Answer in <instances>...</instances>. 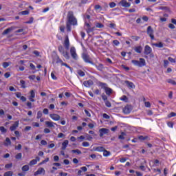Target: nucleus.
Returning a JSON list of instances; mask_svg holds the SVG:
<instances>
[{
    "instance_id": "nucleus-4",
    "label": "nucleus",
    "mask_w": 176,
    "mask_h": 176,
    "mask_svg": "<svg viewBox=\"0 0 176 176\" xmlns=\"http://www.w3.org/2000/svg\"><path fill=\"white\" fill-rule=\"evenodd\" d=\"M56 64H61V65L66 67V68H68L69 69H70V71H72V67H71L69 65H68V64L63 62V60H61V58H60V57L58 56H56Z\"/></svg>"
},
{
    "instance_id": "nucleus-20",
    "label": "nucleus",
    "mask_w": 176,
    "mask_h": 176,
    "mask_svg": "<svg viewBox=\"0 0 176 176\" xmlns=\"http://www.w3.org/2000/svg\"><path fill=\"white\" fill-rule=\"evenodd\" d=\"M85 30L87 34H90V32L89 31V30H91V25H90V23L85 22Z\"/></svg>"
},
{
    "instance_id": "nucleus-52",
    "label": "nucleus",
    "mask_w": 176,
    "mask_h": 176,
    "mask_svg": "<svg viewBox=\"0 0 176 176\" xmlns=\"http://www.w3.org/2000/svg\"><path fill=\"white\" fill-rule=\"evenodd\" d=\"M11 167H13V164H7L5 165V168H11Z\"/></svg>"
},
{
    "instance_id": "nucleus-15",
    "label": "nucleus",
    "mask_w": 176,
    "mask_h": 176,
    "mask_svg": "<svg viewBox=\"0 0 176 176\" xmlns=\"http://www.w3.org/2000/svg\"><path fill=\"white\" fill-rule=\"evenodd\" d=\"M125 84L126 85L127 87H129V89H135V85L133 82L125 80Z\"/></svg>"
},
{
    "instance_id": "nucleus-57",
    "label": "nucleus",
    "mask_w": 176,
    "mask_h": 176,
    "mask_svg": "<svg viewBox=\"0 0 176 176\" xmlns=\"http://www.w3.org/2000/svg\"><path fill=\"white\" fill-rule=\"evenodd\" d=\"M15 96L17 98H21V92L15 93Z\"/></svg>"
},
{
    "instance_id": "nucleus-10",
    "label": "nucleus",
    "mask_w": 176,
    "mask_h": 176,
    "mask_svg": "<svg viewBox=\"0 0 176 176\" xmlns=\"http://www.w3.org/2000/svg\"><path fill=\"white\" fill-rule=\"evenodd\" d=\"M120 5H121L122 8H130V6H131V3L129 2H127V1L126 0H122L120 2Z\"/></svg>"
},
{
    "instance_id": "nucleus-5",
    "label": "nucleus",
    "mask_w": 176,
    "mask_h": 176,
    "mask_svg": "<svg viewBox=\"0 0 176 176\" xmlns=\"http://www.w3.org/2000/svg\"><path fill=\"white\" fill-rule=\"evenodd\" d=\"M70 54L73 60H78V54H76V49L75 47H72L70 48Z\"/></svg>"
},
{
    "instance_id": "nucleus-43",
    "label": "nucleus",
    "mask_w": 176,
    "mask_h": 176,
    "mask_svg": "<svg viewBox=\"0 0 176 176\" xmlns=\"http://www.w3.org/2000/svg\"><path fill=\"white\" fill-rule=\"evenodd\" d=\"M66 28L68 32H71V24L68 23V22L66 23Z\"/></svg>"
},
{
    "instance_id": "nucleus-30",
    "label": "nucleus",
    "mask_w": 176,
    "mask_h": 176,
    "mask_svg": "<svg viewBox=\"0 0 176 176\" xmlns=\"http://www.w3.org/2000/svg\"><path fill=\"white\" fill-rule=\"evenodd\" d=\"M0 131L2 134H5L8 132V129H6V128L4 126H0Z\"/></svg>"
},
{
    "instance_id": "nucleus-38",
    "label": "nucleus",
    "mask_w": 176,
    "mask_h": 176,
    "mask_svg": "<svg viewBox=\"0 0 176 176\" xmlns=\"http://www.w3.org/2000/svg\"><path fill=\"white\" fill-rule=\"evenodd\" d=\"M3 176H13V171H7L4 173Z\"/></svg>"
},
{
    "instance_id": "nucleus-55",
    "label": "nucleus",
    "mask_w": 176,
    "mask_h": 176,
    "mask_svg": "<svg viewBox=\"0 0 176 176\" xmlns=\"http://www.w3.org/2000/svg\"><path fill=\"white\" fill-rule=\"evenodd\" d=\"M30 97H32V98H35V92L34 91V90H31L30 91Z\"/></svg>"
},
{
    "instance_id": "nucleus-41",
    "label": "nucleus",
    "mask_w": 176,
    "mask_h": 176,
    "mask_svg": "<svg viewBox=\"0 0 176 176\" xmlns=\"http://www.w3.org/2000/svg\"><path fill=\"white\" fill-rule=\"evenodd\" d=\"M168 83H170V85H173V86H175L176 82L174 80L168 79L167 80Z\"/></svg>"
},
{
    "instance_id": "nucleus-46",
    "label": "nucleus",
    "mask_w": 176,
    "mask_h": 176,
    "mask_svg": "<svg viewBox=\"0 0 176 176\" xmlns=\"http://www.w3.org/2000/svg\"><path fill=\"white\" fill-rule=\"evenodd\" d=\"M82 146L87 148V146H90V143L89 142H84L82 144Z\"/></svg>"
},
{
    "instance_id": "nucleus-7",
    "label": "nucleus",
    "mask_w": 176,
    "mask_h": 176,
    "mask_svg": "<svg viewBox=\"0 0 176 176\" xmlns=\"http://www.w3.org/2000/svg\"><path fill=\"white\" fill-rule=\"evenodd\" d=\"M45 126H47V127H49L50 129H56V126H57L56 123L52 121H45Z\"/></svg>"
},
{
    "instance_id": "nucleus-45",
    "label": "nucleus",
    "mask_w": 176,
    "mask_h": 176,
    "mask_svg": "<svg viewBox=\"0 0 176 176\" xmlns=\"http://www.w3.org/2000/svg\"><path fill=\"white\" fill-rule=\"evenodd\" d=\"M102 98L103 101H108V97L106 96L105 94H102Z\"/></svg>"
},
{
    "instance_id": "nucleus-58",
    "label": "nucleus",
    "mask_w": 176,
    "mask_h": 176,
    "mask_svg": "<svg viewBox=\"0 0 176 176\" xmlns=\"http://www.w3.org/2000/svg\"><path fill=\"white\" fill-rule=\"evenodd\" d=\"M176 116V113L175 112H171L169 115H168V118H174Z\"/></svg>"
},
{
    "instance_id": "nucleus-1",
    "label": "nucleus",
    "mask_w": 176,
    "mask_h": 176,
    "mask_svg": "<svg viewBox=\"0 0 176 176\" xmlns=\"http://www.w3.org/2000/svg\"><path fill=\"white\" fill-rule=\"evenodd\" d=\"M67 23L71 25H78V19L74 16L72 11H69L67 13Z\"/></svg>"
},
{
    "instance_id": "nucleus-29",
    "label": "nucleus",
    "mask_w": 176,
    "mask_h": 176,
    "mask_svg": "<svg viewBox=\"0 0 176 176\" xmlns=\"http://www.w3.org/2000/svg\"><path fill=\"white\" fill-rule=\"evenodd\" d=\"M5 145L6 146H8V145H12V142L10 141V139L9 138H6Z\"/></svg>"
},
{
    "instance_id": "nucleus-11",
    "label": "nucleus",
    "mask_w": 176,
    "mask_h": 176,
    "mask_svg": "<svg viewBox=\"0 0 176 176\" xmlns=\"http://www.w3.org/2000/svg\"><path fill=\"white\" fill-rule=\"evenodd\" d=\"M46 171L43 168H38V169L34 173V176L41 175V174H45Z\"/></svg>"
},
{
    "instance_id": "nucleus-13",
    "label": "nucleus",
    "mask_w": 176,
    "mask_h": 176,
    "mask_svg": "<svg viewBox=\"0 0 176 176\" xmlns=\"http://www.w3.org/2000/svg\"><path fill=\"white\" fill-rule=\"evenodd\" d=\"M64 46L66 50H68L69 49V38H68V36H65L64 41Z\"/></svg>"
},
{
    "instance_id": "nucleus-23",
    "label": "nucleus",
    "mask_w": 176,
    "mask_h": 176,
    "mask_svg": "<svg viewBox=\"0 0 176 176\" xmlns=\"http://www.w3.org/2000/svg\"><path fill=\"white\" fill-rule=\"evenodd\" d=\"M134 50H135V52H136V53L141 54L142 52V47H141V46L135 47L134 48Z\"/></svg>"
},
{
    "instance_id": "nucleus-40",
    "label": "nucleus",
    "mask_w": 176,
    "mask_h": 176,
    "mask_svg": "<svg viewBox=\"0 0 176 176\" xmlns=\"http://www.w3.org/2000/svg\"><path fill=\"white\" fill-rule=\"evenodd\" d=\"M96 28H104V24L101 23H96Z\"/></svg>"
},
{
    "instance_id": "nucleus-27",
    "label": "nucleus",
    "mask_w": 176,
    "mask_h": 176,
    "mask_svg": "<svg viewBox=\"0 0 176 176\" xmlns=\"http://www.w3.org/2000/svg\"><path fill=\"white\" fill-rule=\"evenodd\" d=\"M103 156H104V157H108V156H111V152L105 150L103 151Z\"/></svg>"
},
{
    "instance_id": "nucleus-39",
    "label": "nucleus",
    "mask_w": 176,
    "mask_h": 176,
    "mask_svg": "<svg viewBox=\"0 0 176 176\" xmlns=\"http://www.w3.org/2000/svg\"><path fill=\"white\" fill-rule=\"evenodd\" d=\"M28 170H30V166L28 165H24L23 167H22V171H28Z\"/></svg>"
},
{
    "instance_id": "nucleus-50",
    "label": "nucleus",
    "mask_w": 176,
    "mask_h": 176,
    "mask_svg": "<svg viewBox=\"0 0 176 176\" xmlns=\"http://www.w3.org/2000/svg\"><path fill=\"white\" fill-rule=\"evenodd\" d=\"M102 10V7H101V6L100 5H96L95 6V10Z\"/></svg>"
},
{
    "instance_id": "nucleus-64",
    "label": "nucleus",
    "mask_w": 176,
    "mask_h": 176,
    "mask_svg": "<svg viewBox=\"0 0 176 176\" xmlns=\"http://www.w3.org/2000/svg\"><path fill=\"white\" fill-rule=\"evenodd\" d=\"M59 175L60 176H67V175H68V173H64V172H60L59 173Z\"/></svg>"
},
{
    "instance_id": "nucleus-44",
    "label": "nucleus",
    "mask_w": 176,
    "mask_h": 176,
    "mask_svg": "<svg viewBox=\"0 0 176 176\" xmlns=\"http://www.w3.org/2000/svg\"><path fill=\"white\" fill-rule=\"evenodd\" d=\"M104 102H105V105H106V107H107V108H111V107H112L111 102L106 100V101H104Z\"/></svg>"
},
{
    "instance_id": "nucleus-62",
    "label": "nucleus",
    "mask_w": 176,
    "mask_h": 176,
    "mask_svg": "<svg viewBox=\"0 0 176 176\" xmlns=\"http://www.w3.org/2000/svg\"><path fill=\"white\" fill-rule=\"evenodd\" d=\"M104 119H109L111 117H109V116L107 113H103L102 115Z\"/></svg>"
},
{
    "instance_id": "nucleus-53",
    "label": "nucleus",
    "mask_w": 176,
    "mask_h": 176,
    "mask_svg": "<svg viewBox=\"0 0 176 176\" xmlns=\"http://www.w3.org/2000/svg\"><path fill=\"white\" fill-rule=\"evenodd\" d=\"M131 39H133V41H135L137 42V41H138L140 39V36H131Z\"/></svg>"
},
{
    "instance_id": "nucleus-9",
    "label": "nucleus",
    "mask_w": 176,
    "mask_h": 176,
    "mask_svg": "<svg viewBox=\"0 0 176 176\" xmlns=\"http://www.w3.org/2000/svg\"><path fill=\"white\" fill-rule=\"evenodd\" d=\"M131 106L130 105H126L125 106L123 109H122V112L123 113H124L125 115H129V113H130V112H131Z\"/></svg>"
},
{
    "instance_id": "nucleus-56",
    "label": "nucleus",
    "mask_w": 176,
    "mask_h": 176,
    "mask_svg": "<svg viewBox=\"0 0 176 176\" xmlns=\"http://www.w3.org/2000/svg\"><path fill=\"white\" fill-rule=\"evenodd\" d=\"M64 137H65V135L63 133H59L58 134V138H64Z\"/></svg>"
},
{
    "instance_id": "nucleus-16",
    "label": "nucleus",
    "mask_w": 176,
    "mask_h": 176,
    "mask_svg": "<svg viewBox=\"0 0 176 176\" xmlns=\"http://www.w3.org/2000/svg\"><path fill=\"white\" fill-rule=\"evenodd\" d=\"M19 121H16L12 126L10 127V131H14L17 127H19Z\"/></svg>"
},
{
    "instance_id": "nucleus-8",
    "label": "nucleus",
    "mask_w": 176,
    "mask_h": 176,
    "mask_svg": "<svg viewBox=\"0 0 176 176\" xmlns=\"http://www.w3.org/2000/svg\"><path fill=\"white\" fill-rule=\"evenodd\" d=\"M144 54L148 56V54H152V48L149 45H146L144 47Z\"/></svg>"
},
{
    "instance_id": "nucleus-54",
    "label": "nucleus",
    "mask_w": 176,
    "mask_h": 176,
    "mask_svg": "<svg viewBox=\"0 0 176 176\" xmlns=\"http://www.w3.org/2000/svg\"><path fill=\"white\" fill-rule=\"evenodd\" d=\"M58 52H60V53H63V52H64V47H63V46H59L58 47Z\"/></svg>"
},
{
    "instance_id": "nucleus-37",
    "label": "nucleus",
    "mask_w": 176,
    "mask_h": 176,
    "mask_svg": "<svg viewBox=\"0 0 176 176\" xmlns=\"http://www.w3.org/2000/svg\"><path fill=\"white\" fill-rule=\"evenodd\" d=\"M72 153H76L77 155H82V151L79 149L72 150Z\"/></svg>"
},
{
    "instance_id": "nucleus-35",
    "label": "nucleus",
    "mask_w": 176,
    "mask_h": 176,
    "mask_svg": "<svg viewBox=\"0 0 176 176\" xmlns=\"http://www.w3.org/2000/svg\"><path fill=\"white\" fill-rule=\"evenodd\" d=\"M77 74H78L80 76H81V77H83V76H85V75H86V74H85V72H83V71H82V70H80V69H78V70L77 71Z\"/></svg>"
},
{
    "instance_id": "nucleus-42",
    "label": "nucleus",
    "mask_w": 176,
    "mask_h": 176,
    "mask_svg": "<svg viewBox=\"0 0 176 176\" xmlns=\"http://www.w3.org/2000/svg\"><path fill=\"white\" fill-rule=\"evenodd\" d=\"M36 160H32L30 162L29 165L30 166H35L36 164Z\"/></svg>"
},
{
    "instance_id": "nucleus-63",
    "label": "nucleus",
    "mask_w": 176,
    "mask_h": 176,
    "mask_svg": "<svg viewBox=\"0 0 176 176\" xmlns=\"http://www.w3.org/2000/svg\"><path fill=\"white\" fill-rule=\"evenodd\" d=\"M4 76L6 79H8V78H10V72H6L5 74H4Z\"/></svg>"
},
{
    "instance_id": "nucleus-22",
    "label": "nucleus",
    "mask_w": 176,
    "mask_h": 176,
    "mask_svg": "<svg viewBox=\"0 0 176 176\" xmlns=\"http://www.w3.org/2000/svg\"><path fill=\"white\" fill-rule=\"evenodd\" d=\"M138 140L140 141H145V140H149V137L148 136H143V135H139L138 137Z\"/></svg>"
},
{
    "instance_id": "nucleus-6",
    "label": "nucleus",
    "mask_w": 176,
    "mask_h": 176,
    "mask_svg": "<svg viewBox=\"0 0 176 176\" xmlns=\"http://www.w3.org/2000/svg\"><path fill=\"white\" fill-rule=\"evenodd\" d=\"M146 32L148 36H150L151 39L153 41L155 39V35H153L154 31H153V28H152V26H148L147 28Z\"/></svg>"
},
{
    "instance_id": "nucleus-19",
    "label": "nucleus",
    "mask_w": 176,
    "mask_h": 176,
    "mask_svg": "<svg viewBox=\"0 0 176 176\" xmlns=\"http://www.w3.org/2000/svg\"><path fill=\"white\" fill-rule=\"evenodd\" d=\"M69 141L68 140H65L63 143H62V147H61V151H65L67 149V146H68V144H69Z\"/></svg>"
},
{
    "instance_id": "nucleus-2",
    "label": "nucleus",
    "mask_w": 176,
    "mask_h": 176,
    "mask_svg": "<svg viewBox=\"0 0 176 176\" xmlns=\"http://www.w3.org/2000/svg\"><path fill=\"white\" fill-rule=\"evenodd\" d=\"M132 64H134L135 65V67H145L146 65V62H145V59L140 58V61L137 60H131Z\"/></svg>"
},
{
    "instance_id": "nucleus-49",
    "label": "nucleus",
    "mask_w": 176,
    "mask_h": 176,
    "mask_svg": "<svg viewBox=\"0 0 176 176\" xmlns=\"http://www.w3.org/2000/svg\"><path fill=\"white\" fill-rule=\"evenodd\" d=\"M113 43L115 45V46H119V45H120V43L118 40H113Z\"/></svg>"
},
{
    "instance_id": "nucleus-3",
    "label": "nucleus",
    "mask_w": 176,
    "mask_h": 176,
    "mask_svg": "<svg viewBox=\"0 0 176 176\" xmlns=\"http://www.w3.org/2000/svg\"><path fill=\"white\" fill-rule=\"evenodd\" d=\"M81 57L85 63L87 64H91V65H95L94 63L91 61V58L90 56L86 53H82Z\"/></svg>"
},
{
    "instance_id": "nucleus-33",
    "label": "nucleus",
    "mask_w": 176,
    "mask_h": 176,
    "mask_svg": "<svg viewBox=\"0 0 176 176\" xmlns=\"http://www.w3.org/2000/svg\"><path fill=\"white\" fill-rule=\"evenodd\" d=\"M21 157H23V154L21 153H19L15 155L16 160H21Z\"/></svg>"
},
{
    "instance_id": "nucleus-36",
    "label": "nucleus",
    "mask_w": 176,
    "mask_h": 176,
    "mask_svg": "<svg viewBox=\"0 0 176 176\" xmlns=\"http://www.w3.org/2000/svg\"><path fill=\"white\" fill-rule=\"evenodd\" d=\"M126 133H124V132H122L121 133V135H120L119 136H118V138H119V140H124V137H126Z\"/></svg>"
},
{
    "instance_id": "nucleus-21",
    "label": "nucleus",
    "mask_w": 176,
    "mask_h": 176,
    "mask_svg": "<svg viewBox=\"0 0 176 176\" xmlns=\"http://www.w3.org/2000/svg\"><path fill=\"white\" fill-rule=\"evenodd\" d=\"M96 69H98V71H102V69H104V65H102V63L98 64V65H94Z\"/></svg>"
},
{
    "instance_id": "nucleus-61",
    "label": "nucleus",
    "mask_w": 176,
    "mask_h": 176,
    "mask_svg": "<svg viewBox=\"0 0 176 176\" xmlns=\"http://www.w3.org/2000/svg\"><path fill=\"white\" fill-rule=\"evenodd\" d=\"M109 6L110 8H115V6H116V3L115 2H111L109 3Z\"/></svg>"
},
{
    "instance_id": "nucleus-60",
    "label": "nucleus",
    "mask_w": 176,
    "mask_h": 176,
    "mask_svg": "<svg viewBox=\"0 0 176 176\" xmlns=\"http://www.w3.org/2000/svg\"><path fill=\"white\" fill-rule=\"evenodd\" d=\"M168 61H170V63H175V59L173 58L172 57H168Z\"/></svg>"
},
{
    "instance_id": "nucleus-25",
    "label": "nucleus",
    "mask_w": 176,
    "mask_h": 176,
    "mask_svg": "<svg viewBox=\"0 0 176 176\" xmlns=\"http://www.w3.org/2000/svg\"><path fill=\"white\" fill-rule=\"evenodd\" d=\"M11 31H13V28H9L5 30L3 32V35H7V34H9V32H10Z\"/></svg>"
},
{
    "instance_id": "nucleus-31",
    "label": "nucleus",
    "mask_w": 176,
    "mask_h": 176,
    "mask_svg": "<svg viewBox=\"0 0 176 176\" xmlns=\"http://www.w3.org/2000/svg\"><path fill=\"white\" fill-rule=\"evenodd\" d=\"M20 84H21V87L22 89H25V87H27V86H25V81L23 80H20Z\"/></svg>"
},
{
    "instance_id": "nucleus-48",
    "label": "nucleus",
    "mask_w": 176,
    "mask_h": 176,
    "mask_svg": "<svg viewBox=\"0 0 176 176\" xmlns=\"http://www.w3.org/2000/svg\"><path fill=\"white\" fill-rule=\"evenodd\" d=\"M34 23V18L31 17L29 21L25 22V24H32Z\"/></svg>"
},
{
    "instance_id": "nucleus-17",
    "label": "nucleus",
    "mask_w": 176,
    "mask_h": 176,
    "mask_svg": "<svg viewBox=\"0 0 176 176\" xmlns=\"http://www.w3.org/2000/svg\"><path fill=\"white\" fill-rule=\"evenodd\" d=\"M104 149L105 148L102 146H98L91 150V152H93V151H95L96 152H104Z\"/></svg>"
},
{
    "instance_id": "nucleus-14",
    "label": "nucleus",
    "mask_w": 176,
    "mask_h": 176,
    "mask_svg": "<svg viewBox=\"0 0 176 176\" xmlns=\"http://www.w3.org/2000/svg\"><path fill=\"white\" fill-rule=\"evenodd\" d=\"M99 133H100V137H103L104 135L108 134V133H109V130L105 128H102L99 130Z\"/></svg>"
},
{
    "instance_id": "nucleus-28",
    "label": "nucleus",
    "mask_w": 176,
    "mask_h": 176,
    "mask_svg": "<svg viewBox=\"0 0 176 176\" xmlns=\"http://www.w3.org/2000/svg\"><path fill=\"white\" fill-rule=\"evenodd\" d=\"M153 46H155L156 47L162 48V47H163L164 45H163V43L160 42L158 43H153Z\"/></svg>"
},
{
    "instance_id": "nucleus-32",
    "label": "nucleus",
    "mask_w": 176,
    "mask_h": 176,
    "mask_svg": "<svg viewBox=\"0 0 176 176\" xmlns=\"http://www.w3.org/2000/svg\"><path fill=\"white\" fill-rule=\"evenodd\" d=\"M62 54L65 57V58H66L67 60H69V54H68V52H63Z\"/></svg>"
},
{
    "instance_id": "nucleus-34",
    "label": "nucleus",
    "mask_w": 176,
    "mask_h": 176,
    "mask_svg": "<svg viewBox=\"0 0 176 176\" xmlns=\"http://www.w3.org/2000/svg\"><path fill=\"white\" fill-rule=\"evenodd\" d=\"M19 14H21L22 16H27V14H30V11L29 10L21 11L19 12Z\"/></svg>"
},
{
    "instance_id": "nucleus-18",
    "label": "nucleus",
    "mask_w": 176,
    "mask_h": 176,
    "mask_svg": "<svg viewBox=\"0 0 176 176\" xmlns=\"http://www.w3.org/2000/svg\"><path fill=\"white\" fill-rule=\"evenodd\" d=\"M83 85L85 87H90L91 86H93V81L91 80L84 81Z\"/></svg>"
},
{
    "instance_id": "nucleus-51",
    "label": "nucleus",
    "mask_w": 176,
    "mask_h": 176,
    "mask_svg": "<svg viewBox=\"0 0 176 176\" xmlns=\"http://www.w3.org/2000/svg\"><path fill=\"white\" fill-rule=\"evenodd\" d=\"M121 101H124V102H127V96H122V98H120Z\"/></svg>"
},
{
    "instance_id": "nucleus-47",
    "label": "nucleus",
    "mask_w": 176,
    "mask_h": 176,
    "mask_svg": "<svg viewBox=\"0 0 176 176\" xmlns=\"http://www.w3.org/2000/svg\"><path fill=\"white\" fill-rule=\"evenodd\" d=\"M42 111H38L37 112V117H36V119H41V118H42Z\"/></svg>"
},
{
    "instance_id": "nucleus-12",
    "label": "nucleus",
    "mask_w": 176,
    "mask_h": 176,
    "mask_svg": "<svg viewBox=\"0 0 176 176\" xmlns=\"http://www.w3.org/2000/svg\"><path fill=\"white\" fill-rule=\"evenodd\" d=\"M50 117L52 120H54L55 122H58V120H60L61 119V116H60L58 114H50Z\"/></svg>"
},
{
    "instance_id": "nucleus-24",
    "label": "nucleus",
    "mask_w": 176,
    "mask_h": 176,
    "mask_svg": "<svg viewBox=\"0 0 176 176\" xmlns=\"http://www.w3.org/2000/svg\"><path fill=\"white\" fill-rule=\"evenodd\" d=\"M99 86H100L102 89H104V90H105L108 87V85L107 83L101 82H99Z\"/></svg>"
},
{
    "instance_id": "nucleus-59",
    "label": "nucleus",
    "mask_w": 176,
    "mask_h": 176,
    "mask_svg": "<svg viewBox=\"0 0 176 176\" xmlns=\"http://www.w3.org/2000/svg\"><path fill=\"white\" fill-rule=\"evenodd\" d=\"M3 68H8V67H9V63H8V62H4V63H3Z\"/></svg>"
},
{
    "instance_id": "nucleus-26",
    "label": "nucleus",
    "mask_w": 176,
    "mask_h": 176,
    "mask_svg": "<svg viewBox=\"0 0 176 176\" xmlns=\"http://www.w3.org/2000/svg\"><path fill=\"white\" fill-rule=\"evenodd\" d=\"M104 91L107 96H111L112 94V89L107 87L104 89Z\"/></svg>"
}]
</instances>
